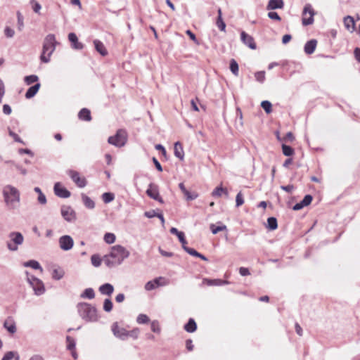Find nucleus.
<instances>
[{
    "label": "nucleus",
    "instance_id": "nucleus-1",
    "mask_svg": "<svg viewBox=\"0 0 360 360\" xmlns=\"http://www.w3.org/2000/svg\"><path fill=\"white\" fill-rule=\"evenodd\" d=\"M129 255V251L124 247L116 245L111 247L109 254L104 256L103 261L108 267L112 268L120 265Z\"/></svg>",
    "mask_w": 360,
    "mask_h": 360
},
{
    "label": "nucleus",
    "instance_id": "nucleus-63",
    "mask_svg": "<svg viewBox=\"0 0 360 360\" xmlns=\"http://www.w3.org/2000/svg\"><path fill=\"white\" fill-rule=\"evenodd\" d=\"M129 336H131V337L134 338V339H136L139 334V328H134L132 330L129 331Z\"/></svg>",
    "mask_w": 360,
    "mask_h": 360
},
{
    "label": "nucleus",
    "instance_id": "nucleus-60",
    "mask_svg": "<svg viewBox=\"0 0 360 360\" xmlns=\"http://www.w3.org/2000/svg\"><path fill=\"white\" fill-rule=\"evenodd\" d=\"M312 196L311 195H306L302 200L303 204L306 206L309 205L312 201Z\"/></svg>",
    "mask_w": 360,
    "mask_h": 360
},
{
    "label": "nucleus",
    "instance_id": "nucleus-46",
    "mask_svg": "<svg viewBox=\"0 0 360 360\" xmlns=\"http://www.w3.org/2000/svg\"><path fill=\"white\" fill-rule=\"evenodd\" d=\"M150 321L148 316L146 314H141L137 316L136 321L139 324H144L148 323Z\"/></svg>",
    "mask_w": 360,
    "mask_h": 360
},
{
    "label": "nucleus",
    "instance_id": "nucleus-54",
    "mask_svg": "<svg viewBox=\"0 0 360 360\" xmlns=\"http://www.w3.org/2000/svg\"><path fill=\"white\" fill-rule=\"evenodd\" d=\"M184 194L188 200H193L198 198V194L196 193H191L188 190Z\"/></svg>",
    "mask_w": 360,
    "mask_h": 360
},
{
    "label": "nucleus",
    "instance_id": "nucleus-51",
    "mask_svg": "<svg viewBox=\"0 0 360 360\" xmlns=\"http://www.w3.org/2000/svg\"><path fill=\"white\" fill-rule=\"evenodd\" d=\"M4 34L7 38H12L15 35V31L10 27H6L4 29Z\"/></svg>",
    "mask_w": 360,
    "mask_h": 360
},
{
    "label": "nucleus",
    "instance_id": "nucleus-49",
    "mask_svg": "<svg viewBox=\"0 0 360 360\" xmlns=\"http://www.w3.org/2000/svg\"><path fill=\"white\" fill-rule=\"evenodd\" d=\"M17 18H18V29L19 31H22L24 27V22L23 17L21 13L18 11L17 12Z\"/></svg>",
    "mask_w": 360,
    "mask_h": 360
},
{
    "label": "nucleus",
    "instance_id": "nucleus-44",
    "mask_svg": "<svg viewBox=\"0 0 360 360\" xmlns=\"http://www.w3.org/2000/svg\"><path fill=\"white\" fill-rule=\"evenodd\" d=\"M282 150H283V153L285 156H291L294 153V150L290 146L285 145V144L282 145Z\"/></svg>",
    "mask_w": 360,
    "mask_h": 360
},
{
    "label": "nucleus",
    "instance_id": "nucleus-28",
    "mask_svg": "<svg viewBox=\"0 0 360 360\" xmlns=\"http://www.w3.org/2000/svg\"><path fill=\"white\" fill-rule=\"evenodd\" d=\"M80 297L82 299L92 300L95 297L94 290L91 288H86L84 292L80 295Z\"/></svg>",
    "mask_w": 360,
    "mask_h": 360
},
{
    "label": "nucleus",
    "instance_id": "nucleus-43",
    "mask_svg": "<svg viewBox=\"0 0 360 360\" xmlns=\"http://www.w3.org/2000/svg\"><path fill=\"white\" fill-rule=\"evenodd\" d=\"M261 106L267 114L270 113L272 111V105L268 101H263L261 103Z\"/></svg>",
    "mask_w": 360,
    "mask_h": 360
},
{
    "label": "nucleus",
    "instance_id": "nucleus-38",
    "mask_svg": "<svg viewBox=\"0 0 360 360\" xmlns=\"http://www.w3.org/2000/svg\"><path fill=\"white\" fill-rule=\"evenodd\" d=\"M210 227L213 234H217L219 231L226 230V226L224 224H221L220 226H215L214 224H212Z\"/></svg>",
    "mask_w": 360,
    "mask_h": 360
},
{
    "label": "nucleus",
    "instance_id": "nucleus-26",
    "mask_svg": "<svg viewBox=\"0 0 360 360\" xmlns=\"http://www.w3.org/2000/svg\"><path fill=\"white\" fill-rule=\"evenodd\" d=\"M39 88H40L39 83H37V84H34V86L30 87L25 94V97L27 98H31L34 97L36 95V94L38 92Z\"/></svg>",
    "mask_w": 360,
    "mask_h": 360
},
{
    "label": "nucleus",
    "instance_id": "nucleus-7",
    "mask_svg": "<svg viewBox=\"0 0 360 360\" xmlns=\"http://www.w3.org/2000/svg\"><path fill=\"white\" fill-rule=\"evenodd\" d=\"M127 140V132L123 129H119L116 134L108 138V143L117 147H122Z\"/></svg>",
    "mask_w": 360,
    "mask_h": 360
},
{
    "label": "nucleus",
    "instance_id": "nucleus-4",
    "mask_svg": "<svg viewBox=\"0 0 360 360\" xmlns=\"http://www.w3.org/2000/svg\"><path fill=\"white\" fill-rule=\"evenodd\" d=\"M57 42L53 34H48L44 41L42 53L40 59L43 63H47L50 61L51 56L56 49Z\"/></svg>",
    "mask_w": 360,
    "mask_h": 360
},
{
    "label": "nucleus",
    "instance_id": "nucleus-9",
    "mask_svg": "<svg viewBox=\"0 0 360 360\" xmlns=\"http://www.w3.org/2000/svg\"><path fill=\"white\" fill-rule=\"evenodd\" d=\"M315 12L311 4H307L302 11V25H309L314 22Z\"/></svg>",
    "mask_w": 360,
    "mask_h": 360
},
{
    "label": "nucleus",
    "instance_id": "nucleus-57",
    "mask_svg": "<svg viewBox=\"0 0 360 360\" xmlns=\"http://www.w3.org/2000/svg\"><path fill=\"white\" fill-rule=\"evenodd\" d=\"M184 250L189 255L196 257L198 256V253L195 250L188 248V247H184Z\"/></svg>",
    "mask_w": 360,
    "mask_h": 360
},
{
    "label": "nucleus",
    "instance_id": "nucleus-11",
    "mask_svg": "<svg viewBox=\"0 0 360 360\" xmlns=\"http://www.w3.org/2000/svg\"><path fill=\"white\" fill-rule=\"evenodd\" d=\"M59 246L64 251L70 250L74 245V240L70 236L65 235L58 240Z\"/></svg>",
    "mask_w": 360,
    "mask_h": 360
},
{
    "label": "nucleus",
    "instance_id": "nucleus-8",
    "mask_svg": "<svg viewBox=\"0 0 360 360\" xmlns=\"http://www.w3.org/2000/svg\"><path fill=\"white\" fill-rule=\"evenodd\" d=\"M169 284V280L165 277L159 276L152 281H148L144 286L146 291H150L158 287L166 286Z\"/></svg>",
    "mask_w": 360,
    "mask_h": 360
},
{
    "label": "nucleus",
    "instance_id": "nucleus-10",
    "mask_svg": "<svg viewBox=\"0 0 360 360\" xmlns=\"http://www.w3.org/2000/svg\"><path fill=\"white\" fill-rule=\"evenodd\" d=\"M60 212L63 219L68 222L74 221L76 219L75 212L70 206H62L60 209Z\"/></svg>",
    "mask_w": 360,
    "mask_h": 360
},
{
    "label": "nucleus",
    "instance_id": "nucleus-32",
    "mask_svg": "<svg viewBox=\"0 0 360 360\" xmlns=\"http://www.w3.org/2000/svg\"><path fill=\"white\" fill-rule=\"evenodd\" d=\"M65 275V271L60 267L56 268L52 271V278L55 280H60Z\"/></svg>",
    "mask_w": 360,
    "mask_h": 360
},
{
    "label": "nucleus",
    "instance_id": "nucleus-42",
    "mask_svg": "<svg viewBox=\"0 0 360 360\" xmlns=\"http://www.w3.org/2000/svg\"><path fill=\"white\" fill-rule=\"evenodd\" d=\"M113 307V304L110 299H105L103 302V310L106 312H110L112 311Z\"/></svg>",
    "mask_w": 360,
    "mask_h": 360
},
{
    "label": "nucleus",
    "instance_id": "nucleus-20",
    "mask_svg": "<svg viewBox=\"0 0 360 360\" xmlns=\"http://www.w3.org/2000/svg\"><path fill=\"white\" fill-rule=\"evenodd\" d=\"M284 2L283 0H269L266 6V9L269 11L283 8Z\"/></svg>",
    "mask_w": 360,
    "mask_h": 360
},
{
    "label": "nucleus",
    "instance_id": "nucleus-35",
    "mask_svg": "<svg viewBox=\"0 0 360 360\" xmlns=\"http://www.w3.org/2000/svg\"><path fill=\"white\" fill-rule=\"evenodd\" d=\"M2 360H19V355L16 352H8L5 354Z\"/></svg>",
    "mask_w": 360,
    "mask_h": 360
},
{
    "label": "nucleus",
    "instance_id": "nucleus-22",
    "mask_svg": "<svg viewBox=\"0 0 360 360\" xmlns=\"http://www.w3.org/2000/svg\"><path fill=\"white\" fill-rule=\"evenodd\" d=\"M174 155L176 158H178L181 160H184V152L183 146L180 142L177 141L174 143Z\"/></svg>",
    "mask_w": 360,
    "mask_h": 360
},
{
    "label": "nucleus",
    "instance_id": "nucleus-50",
    "mask_svg": "<svg viewBox=\"0 0 360 360\" xmlns=\"http://www.w3.org/2000/svg\"><path fill=\"white\" fill-rule=\"evenodd\" d=\"M151 330L154 333H160L161 328L158 321L155 320L151 322Z\"/></svg>",
    "mask_w": 360,
    "mask_h": 360
},
{
    "label": "nucleus",
    "instance_id": "nucleus-25",
    "mask_svg": "<svg viewBox=\"0 0 360 360\" xmlns=\"http://www.w3.org/2000/svg\"><path fill=\"white\" fill-rule=\"evenodd\" d=\"M23 266L25 267H30L33 269L39 270L41 272L43 271V269L41 266L40 264L37 261L34 259L24 262Z\"/></svg>",
    "mask_w": 360,
    "mask_h": 360
},
{
    "label": "nucleus",
    "instance_id": "nucleus-48",
    "mask_svg": "<svg viewBox=\"0 0 360 360\" xmlns=\"http://www.w3.org/2000/svg\"><path fill=\"white\" fill-rule=\"evenodd\" d=\"M255 79L260 82L263 83L265 80V72L264 71H259L255 73Z\"/></svg>",
    "mask_w": 360,
    "mask_h": 360
},
{
    "label": "nucleus",
    "instance_id": "nucleus-14",
    "mask_svg": "<svg viewBox=\"0 0 360 360\" xmlns=\"http://www.w3.org/2000/svg\"><path fill=\"white\" fill-rule=\"evenodd\" d=\"M146 194L151 198L163 203L162 198L160 196L158 186L150 184L148 189L146 190Z\"/></svg>",
    "mask_w": 360,
    "mask_h": 360
},
{
    "label": "nucleus",
    "instance_id": "nucleus-58",
    "mask_svg": "<svg viewBox=\"0 0 360 360\" xmlns=\"http://www.w3.org/2000/svg\"><path fill=\"white\" fill-rule=\"evenodd\" d=\"M178 238H179L180 243L182 245L183 249L184 250V247H187L186 246L187 242H186V240L185 238L184 233H180L179 236H178Z\"/></svg>",
    "mask_w": 360,
    "mask_h": 360
},
{
    "label": "nucleus",
    "instance_id": "nucleus-13",
    "mask_svg": "<svg viewBox=\"0 0 360 360\" xmlns=\"http://www.w3.org/2000/svg\"><path fill=\"white\" fill-rule=\"evenodd\" d=\"M68 174L72 180L76 184L79 188H84L86 185V179L83 176H80L79 172L74 170H70Z\"/></svg>",
    "mask_w": 360,
    "mask_h": 360
},
{
    "label": "nucleus",
    "instance_id": "nucleus-17",
    "mask_svg": "<svg viewBox=\"0 0 360 360\" xmlns=\"http://www.w3.org/2000/svg\"><path fill=\"white\" fill-rule=\"evenodd\" d=\"M4 327L11 334H14L16 330V324L15 321L11 318H7L4 323Z\"/></svg>",
    "mask_w": 360,
    "mask_h": 360
},
{
    "label": "nucleus",
    "instance_id": "nucleus-6",
    "mask_svg": "<svg viewBox=\"0 0 360 360\" xmlns=\"http://www.w3.org/2000/svg\"><path fill=\"white\" fill-rule=\"evenodd\" d=\"M26 274L27 281L32 288L34 294L38 296L43 295L45 292V287L44 283L33 275H30L27 271L26 272Z\"/></svg>",
    "mask_w": 360,
    "mask_h": 360
},
{
    "label": "nucleus",
    "instance_id": "nucleus-62",
    "mask_svg": "<svg viewBox=\"0 0 360 360\" xmlns=\"http://www.w3.org/2000/svg\"><path fill=\"white\" fill-rule=\"evenodd\" d=\"M239 273L243 276H248L250 274L249 269L245 267H240L239 269Z\"/></svg>",
    "mask_w": 360,
    "mask_h": 360
},
{
    "label": "nucleus",
    "instance_id": "nucleus-59",
    "mask_svg": "<svg viewBox=\"0 0 360 360\" xmlns=\"http://www.w3.org/2000/svg\"><path fill=\"white\" fill-rule=\"evenodd\" d=\"M8 134L9 135L13 138V139L15 140V141L16 142H18V143H22L23 141H22V139L18 136V134H16L15 133H14L13 131L11 130H9L8 131Z\"/></svg>",
    "mask_w": 360,
    "mask_h": 360
},
{
    "label": "nucleus",
    "instance_id": "nucleus-34",
    "mask_svg": "<svg viewBox=\"0 0 360 360\" xmlns=\"http://www.w3.org/2000/svg\"><path fill=\"white\" fill-rule=\"evenodd\" d=\"M34 191L38 193V198L37 200L39 203L41 205H45L47 202L46 198L45 195L42 193L41 190L39 187H35L34 188Z\"/></svg>",
    "mask_w": 360,
    "mask_h": 360
},
{
    "label": "nucleus",
    "instance_id": "nucleus-31",
    "mask_svg": "<svg viewBox=\"0 0 360 360\" xmlns=\"http://www.w3.org/2000/svg\"><path fill=\"white\" fill-rule=\"evenodd\" d=\"M79 118L84 121H90L91 120L90 111L86 108L82 109L79 112Z\"/></svg>",
    "mask_w": 360,
    "mask_h": 360
},
{
    "label": "nucleus",
    "instance_id": "nucleus-12",
    "mask_svg": "<svg viewBox=\"0 0 360 360\" xmlns=\"http://www.w3.org/2000/svg\"><path fill=\"white\" fill-rule=\"evenodd\" d=\"M112 331L115 337L121 340H125L129 335V331L124 328L120 327L117 323H114L112 324Z\"/></svg>",
    "mask_w": 360,
    "mask_h": 360
},
{
    "label": "nucleus",
    "instance_id": "nucleus-15",
    "mask_svg": "<svg viewBox=\"0 0 360 360\" xmlns=\"http://www.w3.org/2000/svg\"><path fill=\"white\" fill-rule=\"evenodd\" d=\"M53 190L55 194L60 198H67L70 196V192L65 187L62 186L61 184L59 182L55 184Z\"/></svg>",
    "mask_w": 360,
    "mask_h": 360
},
{
    "label": "nucleus",
    "instance_id": "nucleus-53",
    "mask_svg": "<svg viewBox=\"0 0 360 360\" xmlns=\"http://www.w3.org/2000/svg\"><path fill=\"white\" fill-rule=\"evenodd\" d=\"M217 25L218 27V28L221 30V31H225V29H226V24L225 22L223 21V19L220 16H218V18H217Z\"/></svg>",
    "mask_w": 360,
    "mask_h": 360
},
{
    "label": "nucleus",
    "instance_id": "nucleus-19",
    "mask_svg": "<svg viewBox=\"0 0 360 360\" xmlns=\"http://www.w3.org/2000/svg\"><path fill=\"white\" fill-rule=\"evenodd\" d=\"M98 290L101 295L110 296L114 292V287L110 283H105L99 287Z\"/></svg>",
    "mask_w": 360,
    "mask_h": 360
},
{
    "label": "nucleus",
    "instance_id": "nucleus-21",
    "mask_svg": "<svg viewBox=\"0 0 360 360\" xmlns=\"http://www.w3.org/2000/svg\"><path fill=\"white\" fill-rule=\"evenodd\" d=\"M316 45L317 41L316 39L308 41L304 45V52L308 55L312 54L316 49Z\"/></svg>",
    "mask_w": 360,
    "mask_h": 360
},
{
    "label": "nucleus",
    "instance_id": "nucleus-47",
    "mask_svg": "<svg viewBox=\"0 0 360 360\" xmlns=\"http://www.w3.org/2000/svg\"><path fill=\"white\" fill-rule=\"evenodd\" d=\"M24 80H25V82L27 85H30V84L38 81V77L37 75H32L26 76L25 77Z\"/></svg>",
    "mask_w": 360,
    "mask_h": 360
},
{
    "label": "nucleus",
    "instance_id": "nucleus-52",
    "mask_svg": "<svg viewBox=\"0 0 360 360\" xmlns=\"http://www.w3.org/2000/svg\"><path fill=\"white\" fill-rule=\"evenodd\" d=\"M244 203V199L241 192H239L236 197V205L240 207Z\"/></svg>",
    "mask_w": 360,
    "mask_h": 360
},
{
    "label": "nucleus",
    "instance_id": "nucleus-39",
    "mask_svg": "<svg viewBox=\"0 0 360 360\" xmlns=\"http://www.w3.org/2000/svg\"><path fill=\"white\" fill-rule=\"evenodd\" d=\"M104 241L108 244H112L115 243L116 237L114 233H106L104 235Z\"/></svg>",
    "mask_w": 360,
    "mask_h": 360
},
{
    "label": "nucleus",
    "instance_id": "nucleus-16",
    "mask_svg": "<svg viewBox=\"0 0 360 360\" xmlns=\"http://www.w3.org/2000/svg\"><path fill=\"white\" fill-rule=\"evenodd\" d=\"M240 39L242 42L251 49H256L257 46L253 37L248 34L245 32L242 31L240 33Z\"/></svg>",
    "mask_w": 360,
    "mask_h": 360
},
{
    "label": "nucleus",
    "instance_id": "nucleus-23",
    "mask_svg": "<svg viewBox=\"0 0 360 360\" xmlns=\"http://www.w3.org/2000/svg\"><path fill=\"white\" fill-rule=\"evenodd\" d=\"M94 44L96 50L101 56H106L108 54V51H107L104 44H103V42H101V41H99L98 39H95L94 41Z\"/></svg>",
    "mask_w": 360,
    "mask_h": 360
},
{
    "label": "nucleus",
    "instance_id": "nucleus-3",
    "mask_svg": "<svg viewBox=\"0 0 360 360\" xmlns=\"http://www.w3.org/2000/svg\"><path fill=\"white\" fill-rule=\"evenodd\" d=\"M77 309L81 318L86 321L94 322L98 319L96 309L89 303H78Z\"/></svg>",
    "mask_w": 360,
    "mask_h": 360
},
{
    "label": "nucleus",
    "instance_id": "nucleus-61",
    "mask_svg": "<svg viewBox=\"0 0 360 360\" xmlns=\"http://www.w3.org/2000/svg\"><path fill=\"white\" fill-rule=\"evenodd\" d=\"M158 214V213H157L155 212V210H150V211L145 212L144 215L147 218H153L154 217H157Z\"/></svg>",
    "mask_w": 360,
    "mask_h": 360
},
{
    "label": "nucleus",
    "instance_id": "nucleus-29",
    "mask_svg": "<svg viewBox=\"0 0 360 360\" xmlns=\"http://www.w3.org/2000/svg\"><path fill=\"white\" fill-rule=\"evenodd\" d=\"M222 194H224L226 196H228L229 193L227 189L224 188L221 186H217L215 188V189L212 191V195L213 197H221Z\"/></svg>",
    "mask_w": 360,
    "mask_h": 360
},
{
    "label": "nucleus",
    "instance_id": "nucleus-55",
    "mask_svg": "<svg viewBox=\"0 0 360 360\" xmlns=\"http://www.w3.org/2000/svg\"><path fill=\"white\" fill-rule=\"evenodd\" d=\"M30 4L32 5V9L33 11L36 13H39L41 8V5L36 1L34 0H31L30 1Z\"/></svg>",
    "mask_w": 360,
    "mask_h": 360
},
{
    "label": "nucleus",
    "instance_id": "nucleus-2",
    "mask_svg": "<svg viewBox=\"0 0 360 360\" xmlns=\"http://www.w3.org/2000/svg\"><path fill=\"white\" fill-rule=\"evenodd\" d=\"M3 196L6 206L10 210H15L19 207L20 192L14 186L6 185L3 188Z\"/></svg>",
    "mask_w": 360,
    "mask_h": 360
},
{
    "label": "nucleus",
    "instance_id": "nucleus-24",
    "mask_svg": "<svg viewBox=\"0 0 360 360\" xmlns=\"http://www.w3.org/2000/svg\"><path fill=\"white\" fill-rule=\"evenodd\" d=\"M344 24L349 31L353 32L355 28L354 20L352 17L348 15L344 18Z\"/></svg>",
    "mask_w": 360,
    "mask_h": 360
},
{
    "label": "nucleus",
    "instance_id": "nucleus-40",
    "mask_svg": "<svg viewBox=\"0 0 360 360\" xmlns=\"http://www.w3.org/2000/svg\"><path fill=\"white\" fill-rule=\"evenodd\" d=\"M91 262L94 266L98 267L101 264V258L98 255H93L91 257Z\"/></svg>",
    "mask_w": 360,
    "mask_h": 360
},
{
    "label": "nucleus",
    "instance_id": "nucleus-18",
    "mask_svg": "<svg viewBox=\"0 0 360 360\" xmlns=\"http://www.w3.org/2000/svg\"><path fill=\"white\" fill-rule=\"evenodd\" d=\"M68 39L74 49L81 50L83 49V44L78 41V38L75 33H70L68 34Z\"/></svg>",
    "mask_w": 360,
    "mask_h": 360
},
{
    "label": "nucleus",
    "instance_id": "nucleus-30",
    "mask_svg": "<svg viewBox=\"0 0 360 360\" xmlns=\"http://www.w3.org/2000/svg\"><path fill=\"white\" fill-rule=\"evenodd\" d=\"M196 323L193 319H190L188 323L184 326V329L188 333H193L196 330Z\"/></svg>",
    "mask_w": 360,
    "mask_h": 360
},
{
    "label": "nucleus",
    "instance_id": "nucleus-56",
    "mask_svg": "<svg viewBox=\"0 0 360 360\" xmlns=\"http://www.w3.org/2000/svg\"><path fill=\"white\" fill-rule=\"evenodd\" d=\"M268 17L274 20L281 21V18L276 12L270 11L268 13Z\"/></svg>",
    "mask_w": 360,
    "mask_h": 360
},
{
    "label": "nucleus",
    "instance_id": "nucleus-41",
    "mask_svg": "<svg viewBox=\"0 0 360 360\" xmlns=\"http://www.w3.org/2000/svg\"><path fill=\"white\" fill-rule=\"evenodd\" d=\"M102 199L105 203H109L115 199V195L112 193H104L102 195Z\"/></svg>",
    "mask_w": 360,
    "mask_h": 360
},
{
    "label": "nucleus",
    "instance_id": "nucleus-45",
    "mask_svg": "<svg viewBox=\"0 0 360 360\" xmlns=\"http://www.w3.org/2000/svg\"><path fill=\"white\" fill-rule=\"evenodd\" d=\"M66 341H67L68 349H69L70 351L74 350L75 349V345H76L75 340L70 336H67Z\"/></svg>",
    "mask_w": 360,
    "mask_h": 360
},
{
    "label": "nucleus",
    "instance_id": "nucleus-37",
    "mask_svg": "<svg viewBox=\"0 0 360 360\" xmlns=\"http://www.w3.org/2000/svg\"><path fill=\"white\" fill-rule=\"evenodd\" d=\"M278 226L277 220L275 217H269L267 219V227L270 230H275Z\"/></svg>",
    "mask_w": 360,
    "mask_h": 360
},
{
    "label": "nucleus",
    "instance_id": "nucleus-27",
    "mask_svg": "<svg viewBox=\"0 0 360 360\" xmlns=\"http://www.w3.org/2000/svg\"><path fill=\"white\" fill-rule=\"evenodd\" d=\"M82 199L84 206L88 209H94L95 207V202L89 196L85 194H82Z\"/></svg>",
    "mask_w": 360,
    "mask_h": 360
},
{
    "label": "nucleus",
    "instance_id": "nucleus-5",
    "mask_svg": "<svg viewBox=\"0 0 360 360\" xmlns=\"http://www.w3.org/2000/svg\"><path fill=\"white\" fill-rule=\"evenodd\" d=\"M8 240L6 241V248L11 252H16L18 250L19 245L24 242L22 234L18 231H12L9 233Z\"/></svg>",
    "mask_w": 360,
    "mask_h": 360
},
{
    "label": "nucleus",
    "instance_id": "nucleus-64",
    "mask_svg": "<svg viewBox=\"0 0 360 360\" xmlns=\"http://www.w3.org/2000/svg\"><path fill=\"white\" fill-rule=\"evenodd\" d=\"M3 112L6 115H10L12 112L11 106L8 104H4L3 105Z\"/></svg>",
    "mask_w": 360,
    "mask_h": 360
},
{
    "label": "nucleus",
    "instance_id": "nucleus-33",
    "mask_svg": "<svg viewBox=\"0 0 360 360\" xmlns=\"http://www.w3.org/2000/svg\"><path fill=\"white\" fill-rule=\"evenodd\" d=\"M205 282L208 285H222L229 283L227 281H223L220 279H205Z\"/></svg>",
    "mask_w": 360,
    "mask_h": 360
},
{
    "label": "nucleus",
    "instance_id": "nucleus-36",
    "mask_svg": "<svg viewBox=\"0 0 360 360\" xmlns=\"http://www.w3.org/2000/svg\"><path fill=\"white\" fill-rule=\"evenodd\" d=\"M230 70L235 76L238 75V64L234 59H231L230 61Z\"/></svg>",
    "mask_w": 360,
    "mask_h": 360
}]
</instances>
